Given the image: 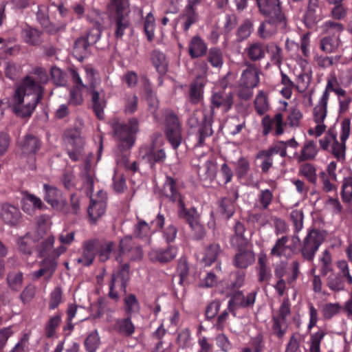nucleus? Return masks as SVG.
Wrapping results in <instances>:
<instances>
[{"instance_id":"1","label":"nucleus","mask_w":352,"mask_h":352,"mask_svg":"<svg viewBox=\"0 0 352 352\" xmlns=\"http://www.w3.org/2000/svg\"><path fill=\"white\" fill-rule=\"evenodd\" d=\"M41 84L31 76H25L10 98L0 100V107L10 108L17 117L30 118L43 97L44 89Z\"/></svg>"},{"instance_id":"2","label":"nucleus","mask_w":352,"mask_h":352,"mask_svg":"<svg viewBox=\"0 0 352 352\" xmlns=\"http://www.w3.org/2000/svg\"><path fill=\"white\" fill-rule=\"evenodd\" d=\"M109 124L119 149L130 150L135 142L136 135L139 131L138 120L133 117L130 118L126 122H124L115 118L109 121Z\"/></svg>"},{"instance_id":"3","label":"nucleus","mask_w":352,"mask_h":352,"mask_svg":"<svg viewBox=\"0 0 352 352\" xmlns=\"http://www.w3.org/2000/svg\"><path fill=\"white\" fill-rule=\"evenodd\" d=\"M114 10L109 15L110 26L115 38L122 39L126 30L130 28V10L129 0H111Z\"/></svg>"},{"instance_id":"4","label":"nucleus","mask_w":352,"mask_h":352,"mask_svg":"<svg viewBox=\"0 0 352 352\" xmlns=\"http://www.w3.org/2000/svg\"><path fill=\"white\" fill-rule=\"evenodd\" d=\"M188 124L196 140L195 146L203 147L205 145L206 139L213 134L212 116L204 115L200 122L197 116L193 113L188 118Z\"/></svg>"},{"instance_id":"5","label":"nucleus","mask_w":352,"mask_h":352,"mask_svg":"<svg viewBox=\"0 0 352 352\" xmlns=\"http://www.w3.org/2000/svg\"><path fill=\"white\" fill-rule=\"evenodd\" d=\"M324 239L325 234L322 231L316 228L310 230L300 243L299 250L302 258L312 263Z\"/></svg>"},{"instance_id":"6","label":"nucleus","mask_w":352,"mask_h":352,"mask_svg":"<svg viewBox=\"0 0 352 352\" xmlns=\"http://www.w3.org/2000/svg\"><path fill=\"white\" fill-rule=\"evenodd\" d=\"M164 134L174 150H177L182 142V125L178 116L172 111L164 115Z\"/></svg>"},{"instance_id":"7","label":"nucleus","mask_w":352,"mask_h":352,"mask_svg":"<svg viewBox=\"0 0 352 352\" xmlns=\"http://www.w3.org/2000/svg\"><path fill=\"white\" fill-rule=\"evenodd\" d=\"M67 153L73 162H77L82 155L85 140L78 131L68 130L64 134Z\"/></svg>"},{"instance_id":"8","label":"nucleus","mask_w":352,"mask_h":352,"mask_svg":"<svg viewBox=\"0 0 352 352\" xmlns=\"http://www.w3.org/2000/svg\"><path fill=\"white\" fill-rule=\"evenodd\" d=\"M44 200L52 208L62 212H68V204L63 197L62 191L54 186L43 184Z\"/></svg>"},{"instance_id":"9","label":"nucleus","mask_w":352,"mask_h":352,"mask_svg":"<svg viewBox=\"0 0 352 352\" xmlns=\"http://www.w3.org/2000/svg\"><path fill=\"white\" fill-rule=\"evenodd\" d=\"M142 250L139 246H135L131 237L121 239L119 245V254L115 258L119 263L125 259L138 260L142 258Z\"/></svg>"},{"instance_id":"10","label":"nucleus","mask_w":352,"mask_h":352,"mask_svg":"<svg viewBox=\"0 0 352 352\" xmlns=\"http://www.w3.org/2000/svg\"><path fill=\"white\" fill-rule=\"evenodd\" d=\"M234 103V94L231 90L227 91L225 88L215 91L210 98V109L212 115L215 109H221L223 112L230 111Z\"/></svg>"},{"instance_id":"11","label":"nucleus","mask_w":352,"mask_h":352,"mask_svg":"<svg viewBox=\"0 0 352 352\" xmlns=\"http://www.w3.org/2000/svg\"><path fill=\"white\" fill-rule=\"evenodd\" d=\"M41 146V142L35 135L28 134L22 142L20 147L22 154L29 157L28 166L30 170L36 169L35 154L39 151Z\"/></svg>"},{"instance_id":"12","label":"nucleus","mask_w":352,"mask_h":352,"mask_svg":"<svg viewBox=\"0 0 352 352\" xmlns=\"http://www.w3.org/2000/svg\"><path fill=\"white\" fill-rule=\"evenodd\" d=\"M178 250V248L174 245H168L164 248H155L148 252V258L154 263L168 264L176 258Z\"/></svg>"},{"instance_id":"13","label":"nucleus","mask_w":352,"mask_h":352,"mask_svg":"<svg viewBox=\"0 0 352 352\" xmlns=\"http://www.w3.org/2000/svg\"><path fill=\"white\" fill-rule=\"evenodd\" d=\"M259 13L263 16H271L270 21L286 19L279 0H256Z\"/></svg>"},{"instance_id":"14","label":"nucleus","mask_w":352,"mask_h":352,"mask_svg":"<svg viewBox=\"0 0 352 352\" xmlns=\"http://www.w3.org/2000/svg\"><path fill=\"white\" fill-rule=\"evenodd\" d=\"M256 292H251L245 296L241 291L234 293L228 303V309L234 316H236V311L239 308H246L253 306L255 302Z\"/></svg>"},{"instance_id":"15","label":"nucleus","mask_w":352,"mask_h":352,"mask_svg":"<svg viewBox=\"0 0 352 352\" xmlns=\"http://www.w3.org/2000/svg\"><path fill=\"white\" fill-rule=\"evenodd\" d=\"M161 193L172 203L178 204L184 201V197L182 195L177 180L170 176L166 177Z\"/></svg>"},{"instance_id":"16","label":"nucleus","mask_w":352,"mask_h":352,"mask_svg":"<svg viewBox=\"0 0 352 352\" xmlns=\"http://www.w3.org/2000/svg\"><path fill=\"white\" fill-rule=\"evenodd\" d=\"M109 331L123 337L130 338L134 334L135 327L131 317L126 316L125 318H116L109 325Z\"/></svg>"},{"instance_id":"17","label":"nucleus","mask_w":352,"mask_h":352,"mask_svg":"<svg viewBox=\"0 0 352 352\" xmlns=\"http://www.w3.org/2000/svg\"><path fill=\"white\" fill-rule=\"evenodd\" d=\"M201 1V0H187V4L181 16V19L184 20L182 28L184 32H188L190 28L197 22L199 15L197 8L200 4Z\"/></svg>"},{"instance_id":"18","label":"nucleus","mask_w":352,"mask_h":352,"mask_svg":"<svg viewBox=\"0 0 352 352\" xmlns=\"http://www.w3.org/2000/svg\"><path fill=\"white\" fill-rule=\"evenodd\" d=\"M244 64L247 67L241 73L239 85L250 88L258 87L260 81V69L254 63L246 61Z\"/></svg>"},{"instance_id":"19","label":"nucleus","mask_w":352,"mask_h":352,"mask_svg":"<svg viewBox=\"0 0 352 352\" xmlns=\"http://www.w3.org/2000/svg\"><path fill=\"white\" fill-rule=\"evenodd\" d=\"M322 10L319 0H309L306 11L303 15V22L309 29H313L322 19Z\"/></svg>"},{"instance_id":"20","label":"nucleus","mask_w":352,"mask_h":352,"mask_svg":"<svg viewBox=\"0 0 352 352\" xmlns=\"http://www.w3.org/2000/svg\"><path fill=\"white\" fill-rule=\"evenodd\" d=\"M98 242L96 239L85 241L82 245V255L77 258V262L83 266H90L98 251Z\"/></svg>"},{"instance_id":"21","label":"nucleus","mask_w":352,"mask_h":352,"mask_svg":"<svg viewBox=\"0 0 352 352\" xmlns=\"http://www.w3.org/2000/svg\"><path fill=\"white\" fill-rule=\"evenodd\" d=\"M43 35L42 31L27 23L21 27L20 37L30 46H39L43 42Z\"/></svg>"},{"instance_id":"22","label":"nucleus","mask_w":352,"mask_h":352,"mask_svg":"<svg viewBox=\"0 0 352 352\" xmlns=\"http://www.w3.org/2000/svg\"><path fill=\"white\" fill-rule=\"evenodd\" d=\"M206 80L205 77L198 75L189 85L188 100L192 104H197L204 99V90Z\"/></svg>"},{"instance_id":"23","label":"nucleus","mask_w":352,"mask_h":352,"mask_svg":"<svg viewBox=\"0 0 352 352\" xmlns=\"http://www.w3.org/2000/svg\"><path fill=\"white\" fill-rule=\"evenodd\" d=\"M256 272L257 280L259 283H269L272 277V274L268 258L265 253L261 252L258 254Z\"/></svg>"},{"instance_id":"24","label":"nucleus","mask_w":352,"mask_h":352,"mask_svg":"<svg viewBox=\"0 0 352 352\" xmlns=\"http://www.w3.org/2000/svg\"><path fill=\"white\" fill-rule=\"evenodd\" d=\"M265 17V20L261 23L257 31L258 36L263 39L270 38L276 32L277 26L286 25V19H277L272 22L271 16Z\"/></svg>"},{"instance_id":"25","label":"nucleus","mask_w":352,"mask_h":352,"mask_svg":"<svg viewBox=\"0 0 352 352\" xmlns=\"http://www.w3.org/2000/svg\"><path fill=\"white\" fill-rule=\"evenodd\" d=\"M188 52L192 59L204 57L207 54L208 45L201 36H194L188 43Z\"/></svg>"},{"instance_id":"26","label":"nucleus","mask_w":352,"mask_h":352,"mask_svg":"<svg viewBox=\"0 0 352 352\" xmlns=\"http://www.w3.org/2000/svg\"><path fill=\"white\" fill-rule=\"evenodd\" d=\"M1 215L3 221L11 226H16L20 222L21 218V214L19 208L8 203H4L1 205Z\"/></svg>"},{"instance_id":"27","label":"nucleus","mask_w":352,"mask_h":352,"mask_svg":"<svg viewBox=\"0 0 352 352\" xmlns=\"http://www.w3.org/2000/svg\"><path fill=\"white\" fill-rule=\"evenodd\" d=\"M292 274L288 276L287 280L284 278L278 280L274 287L279 296H283L285 294L287 289L286 284L292 285L298 278L300 274V263L298 261H294L291 263Z\"/></svg>"},{"instance_id":"28","label":"nucleus","mask_w":352,"mask_h":352,"mask_svg":"<svg viewBox=\"0 0 352 352\" xmlns=\"http://www.w3.org/2000/svg\"><path fill=\"white\" fill-rule=\"evenodd\" d=\"M267 45L259 41L248 45L245 50L248 58L252 62H259L265 58Z\"/></svg>"},{"instance_id":"29","label":"nucleus","mask_w":352,"mask_h":352,"mask_svg":"<svg viewBox=\"0 0 352 352\" xmlns=\"http://www.w3.org/2000/svg\"><path fill=\"white\" fill-rule=\"evenodd\" d=\"M177 217L189 226L199 220V215L195 207L186 208L184 201L177 204Z\"/></svg>"},{"instance_id":"30","label":"nucleus","mask_w":352,"mask_h":352,"mask_svg":"<svg viewBox=\"0 0 352 352\" xmlns=\"http://www.w3.org/2000/svg\"><path fill=\"white\" fill-rule=\"evenodd\" d=\"M129 263H124L118 269V270L112 274L111 280L118 284V288L126 292L127 282L129 280Z\"/></svg>"},{"instance_id":"31","label":"nucleus","mask_w":352,"mask_h":352,"mask_svg":"<svg viewBox=\"0 0 352 352\" xmlns=\"http://www.w3.org/2000/svg\"><path fill=\"white\" fill-rule=\"evenodd\" d=\"M107 207L106 201L103 199L95 200L91 199L87 214L91 222L94 223L105 212Z\"/></svg>"},{"instance_id":"32","label":"nucleus","mask_w":352,"mask_h":352,"mask_svg":"<svg viewBox=\"0 0 352 352\" xmlns=\"http://www.w3.org/2000/svg\"><path fill=\"white\" fill-rule=\"evenodd\" d=\"M221 254L222 250L220 245L217 243H212L205 248L201 261L205 266H210L212 263L217 262Z\"/></svg>"},{"instance_id":"33","label":"nucleus","mask_w":352,"mask_h":352,"mask_svg":"<svg viewBox=\"0 0 352 352\" xmlns=\"http://www.w3.org/2000/svg\"><path fill=\"white\" fill-rule=\"evenodd\" d=\"M254 254L249 250H239L234 257L233 264L237 268H247L254 261Z\"/></svg>"},{"instance_id":"34","label":"nucleus","mask_w":352,"mask_h":352,"mask_svg":"<svg viewBox=\"0 0 352 352\" xmlns=\"http://www.w3.org/2000/svg\"><path fill=\"white\" fill-rule=\"evenodd\" d=\"M197 174L200 180L211 183L216 177V165L212 160H207L197 168Z\"/></svg>"},{"instance_id":"35","label":"nucleus","mask_w":352,"mask_h":352,"mask_svg":"<svg viewBox=\"0 0 352 352\" xmlns=\"http://www.w3.org/2000/svg\"><path fill=\"white\" fill-rule=\"evenodd\" d=\"M62 316V313L57 312L54 315L49 317L44 327V332L46 338H52L56 336V330L60 325Z\"/></svg>"},{"instance_id":"36","label":"nucleus","mask_w":352,"mask_h":352,"mask_svg":"<svg viewBox=\"0 0 352 352\" xmlns=\"http://www.w3.org/2000/svg\"><path fill=\"white\" fill-rule=\"evenodd\" d=\"M151 60L157 72L165 74L168 70V63L165 54L158 50H154L151 54Z\"/></svg>"},{"instance_id":"37","label":"nucleus","mask_w":352,"mask_h":352,"mask_svg":"<svg viewBox=\"0 0 352 352\" xmlns=\"http://www.w3.org/2000/svg\"><path fill=\"white\" fill-rule=\"evenodd\" d=\"M123 309L126 316L131 317L133 314L140 313V304L135 294H128L125 295L123 298Z\"/></svg>"},{"instance_id":"38","label":"nucleus","mask_w":352,"mask_h":352,"mask_svg":"<svg viewBox=\"0 0 352 352\" xmlns=\"http://www.w3.org/2000/svg\"><path fill=\"white\" fill-rule=\"evenodd\" d=\"M318 153L316 143L314 140L306 141L298 156V162L313 160Z\"/></svg>"},{"instance_id":"39","label":"nucleus","mask_w":352,"mask_h":352,"mask_svg":"<svg viewBox=\"0 0 352 352\" xmlns=\"http://www.w3.org/2000/svg\"><path fill=\"white\" fill-rule=\"evenodd\" d=\"M46 208L42 200L32 194H28L23 201L22 209L29 214L33 210H43Z\"/></svg>"},{"instance_id":"40","label":"nucleus","mask_w":352,"mask_h":352,"mask_svg":"<svg viewBox=\"0 0 352 352\" xmlns=\"http://www.w3.org/2000/svg\"><path fill=\"white\" fill-rule=\"evenodd\" d=\"M91 45L83 37L80 36L76 40L74 46V53L76 58L80 62L87 56L89 47Z\"/></svg>"},{"instance_id":"41","label":"nucleus","mask_w":352,"mask_h":352,"mask_svg":"<svg viewBox=\"0 0 352 352\" xmlns=\"http://www.w3.org/2000/svg\"><path fill=\"white\" fill-rule=\"evenodd\" d=\"M91 96L93 111L99 120H102L106 101L103 98H100L99 92L96 90L91 91Z\"/></svg>"},{"instance_id":"42","label":"nucleus","mask_w":352,"mask_h":352,"mask_svg":"<svg viewBox=\"0 0 352 352\" xmlns=\"http://www.w3.org/2000/svg\"><path fill=\"white\" fill-rule=\"evenodd\" d=\"M323 33L330 35L331 36H338L344 30L342 23L333 19L325 21L320 26Z\"/></svg>"},{"instance_id":"43","label":"nucleus","mask_w":352,"mask_h":352,"mask_svg":"<svg viewBox=\"0 0 352 352\" xmlns=\"http://www.w3.org/2000/svg\"><path fill=\"white\" fill-rule=\"evenodd\" d=\"M339 41L338 36H324L320 41V50L326 54L335 52L339 46Z\"/></svg>"},{"instance_id":"44","label":"nucleus","mask_w":352,"mask_h":352,"mask_svg":"<svg viewBox=\"0 0 352 352\" xmlns=\"http://www.w3.org/2000/svg\"><path fill=\"white\" fill-rule=\"evenodd\" d=\"M207 61L212 67L221 68L223 65V55L219 47H212L207 52Z\"/></svg>"},{"instance_id":"45","label":"nucleus","mask_w":352,"mask_h":352,"mask_svg":"<svg viewBox=\"0 0 352 352\" xmlns=\"http://www.w3.org/2000/svg\"><path fill=\"white\" fill-rule=\"evenodd\" d=\"M299 175L305 177L311 184L315 185L317 183L316 168L313 164L309 162L302 164L299 167Z\"/></svg>"},{"instance_id":"46","label":"nucleus","mask_w":352,"mask_h":352,"mask_svg":"<svg viewBox=\"0 0 352 352\" xmlns=\"http://www.w3.org/2000/svg\"><path fill=\"white\" fill-rule=\"evenodd\" d=\"M143 157L147 160L153 168L155 163H163L166 158V155L163 148H148Z\"/></svg>"},{"instance_id":"47","label":"nucleus","mask_w":352,"mask_h":352,"mask_svg":"<svg viewBox=\"0 0 352 352\" xmlns=\"http://www.w3.org/2000/svg\"><path fill=\"white\" fill-rule=\"evenodd\" d=\"M39 265L46 274L45 279L49 280L54 274L58 263L56 259L50 256V257L44 258L43 260L40 262Z\"/></svg>"},{"instance_id":"48","label":"nucleus","mask_w":352,"mask_h":352,"mask_svg":"<svg viewBox=\"0 0 352 352\" xmlns=\"http://www.w3.org/2000/svg\"><path fill=\"white\" fill-rule=\"evenodd\" d=\"M55 239L52 235L48 236L43 239L38 245L37 250L40 257H50L54 249Z\"/></svg>"},{"instance_id":"49","label":"nucleus","mask_w":352,"mask_h":352,"mask_svg":"<svg viewBox=\"0 0 352 352\" xmlns=\"http://www.w3.org/2000/svg\"><path fill=\"white\" fill-rule=\"evenodd\" d=\"M103 31V25L98 21L94 23V26L91 28L83 37L91 45L96 43L101 37L102 32Z\"/></svg>"},{"instance_id":"50","label":"nucleus","mask_w":352,"mask_h":352,"mask_svg":"<svg viewBox=\"0 0 352 352\" xmlns=\"http://www.w3.org/2000/svg\"><path fill=\"white\" fill-rule=\"evenodd\" d=\"M155 20L152 12H149L144 20V32L148 41L151 42L155 37Z\"/></svg>"},{"instance_id":"51","label":"nucleus","mask_w":352,"mask_h":352,"mask_svg":"<svg viewBox=\"0 0 352 352\" xmlns=\"http://www.w3.org/2000/svg\"><path fill=\"white\" fill-rule=\"evenodd\" d=\"M327 285L333 292H340L345 289L343 281L341 280L339 272L336 274L333 273L328 276L327 278Z\"/></svg>"},{"instance_id":"52","label":"nucleus","mask_w":352,"mask_h":352,"mask_svg":"<svg viewBox=\"0 0 352 352\" xmlns=\"http://www.w3.org/2000/svg\"><path fill=\"white\" fill-rule=\"evenodd\" d=\"M84 344L87 352H96L100 345V336L95 330L91 332L86 338Z\"/></svg>"},{"instance_id":"53","label":"nucleus","mask_w":352,"mask_h":352,"mask_svg":"<svg viewBox=\"0 0 352 352\" xmlns=\"http://www.w3.org/2000/svg\"><path fill=\"white\" fill-rule=\"evenodd\" d=\"M326 332L319 329L316 333L310 334V352H320V342L326 336Z\"/></svg>"},{"instance_id":"54","label":"nucleus","mask_w":352,"mask_h":352,"mask_svg":"<svg viewBox=\"0 0 352 352\" xmlns=\"http://www.w3.org/2000/svg\"><path fill=\"white\" fill-rule=\"evenodd\" d=\"M152 232L151 226L144 220L139 219L134 227L133 234L135 237L143 239L148 237Z\"/></svg>"},{"instance_id":"55","label":"nucleus","mask_w":352,"mask_h":352,"mask_svg":"<svg viewBox=\"0 0 352 352\" xmlns=\"http://www.w3.org/2000/svg\"><path fill=\"white\" fill-rule=\"evenodd\" d=\"M274 195L272 191L270 189L261 190L257 196V201L259 208L262 210H266L271 205Z\"/></svg>"},{"instance_id":"56","label":"nucleus","mask_w":352,"mask_h":352,"mask_svg":"<svg viewBox=\"0 0 352 352\" xmlns=\"http://www.w3.org/2000/svg\"><path fill=\"white\" fill-rule=\"evenodd\" d=\"M19 250L25 255H30L34 247V242L29 234H26L18 239Z\"/></svg>"},{"instance_id":"57","label":"nucleus","mask_w":352,"mask_h":352,"mask_svg":"<svg viewBox=\"0 0 352 352\" xmlns=\"http://www.w3.org/2000/svg\"><path fill=\"white\" fill-rule=\"evenodd\" d=\"M250 169V163L249 160L245 157L239 158L236 163L235 172L239 179L244 178Z\"/></svg>"},{"instance_id":"58","label":"nucleus","mask_w":352,"mask_h":352,"mask_svg":"<svg viewBox=\"0 0 352 352\" xmlns=\"http://www.w3.org/2000/svg\"><path fill=\"white\" fill-rule=\"evenodd\" d=\"M319 261L321 263L320 273L322 276H327L332 270V257L330 252L328 250H324Z\"/></svg>"},{"instance_id":"59","label":"nucleus","mask_w":352,"mask_h":352,"mask_svg":"<svg viewBox=\"0 0 352 352\" xmlns=\"http://www.w3.org/2000/svg\"><path fill=\"white\" fill-rule=\"evenodd\" d=\"M337 266L341 276V280L343 281L344 286H351L352 285V276L349 272L346 261H340L338 262Z\"/></svg>"},{"instance_id":"60","label":"nucleus","mask_w":352,"mask_h":352,"mask_svg":"<svg viewBox=\"0 0 352 352\" xmlns=\"http://www.w3.org/2000/svg\"><path fill=\"white\" fill-rule=\"evenodd\" d=\"M257 159H263L260 165L261 170L267 173L273 165V156L266 150L260 151L256 155Z\"/></svg>"},{"instance_id":"61","label":"nucleus","mask_w":352,"mask_h":352,"mask_svg":"<svg viewBox=\"0 0 352 352\" xmlns=\"http://www.w3.org/2000/svg\"><path fill=\"white\" fill-rule=\"evenodd\" d=\"M253 26V22L250 19H247L244 20L237 30L236 36L238 39L242 41L248 38L252 33Z\"/></svg>"},{"instance_id":"62","label":"nucleus","mask_w":352,"mask_h":352,"mask_svg":"<svg viewBox=\"0 0 352 352\" xmlns=\"http://www.w3.org/2000/svg\"><path fill=\"white\" fill-rule=\"evenodd\" d=\"M138 98L135 94L126 95L124 98V113L133 114L138 109Z\"/></svg>"},{"instance_id":"63","label":"nucleus","mask_w":352,"mask_h":352,"mask_svg":"<svg viewBox=\"0 0 352 352\" xmlns=\"http://www.w3.org/2000/svg\"><path fill=\"white\" fill-rule=\"evenodd\" d=\"M254 107L256 113L264 115L268 110V102L263 91H260L254 100Z\"/></svg>"},{"instance_id":"64","label":"nucleus","mask_w":352,"mask_h":352,"mask_svg":"<svg viewBox=\"0 0 352 352\" xmlns=\"http://www.w3.org/2000/svg\"><path fill=\"white\" fill-rule=\"evenodd\" d=\"M341 195L344 202H349L352 200V177L344 179L342 185Z\"/></svg>"}]
</instances>
